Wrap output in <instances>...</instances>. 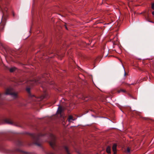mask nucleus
Masks as SVG:
<instances>
[{
  "mask_svg": "<svg viewBox=\"0 0 154 154\" xmlns=\"http://www.w3.org/2000/svg\"><path fill=\"white\" fill-rule=\"evenodd\" d=\"M123 84H124V85H127L128 86H130V85H134L133 84H128L127 83H125V82H123L122 83Z\"/></svg>",
  "mask_w": 154,
  "mask_h": 154,
  "instance_id": "15",
  "label": "nucleus"
},
{
  "mask_svg": "<svg viewBox=\"0 0 154 154\" xmlns=\"http://www.w3.org/2000/svg\"><path fill=\"white\" fill-rule=\"evenodd\" d=\"M2 27L3 28H4V27H3V26H2Z\"/></svg>",
  "mask_w": 154,
  "mask_h": 154,
  "instance_id": "27",
  "label": "nucleus"
},
{
  "mask_svg": "<svg viewBox=\"0 0 154 154\" xmlns=\"http://www.w3.org/2000/svg\"><path fill=\"white\" fill-rule=\"evenodd\" d=\"M88 111H89L88 110V111H85V113H88Z\"/></svg>",
  "mask_w": 154,
  "mask_h": 154,
  "instance_id": "25",
  "label": "nucleus"
},
{
  "mask_svg": "<svg viewBox=\"0 0 154 154\" xmlns=\"http://www.w3.org/2000/svg\"><path fill=\"white\" fill-rule=\"evenodd\" d=\"M58 108L57 113L61 115L62 112L64 110V108L60 105H58Z\"/></svg>",
  "mask_w": 154,
  "mask_h": 154,
  "instance_id": "5",
  "label": "nucleus"
},
{
  "mask_svg": "<svg viewBox=\"0 0 154 154\" xmlns=\"http://www.w3.org/2000/svg\"><path fill=\"white\" fill-rule=\"evenodd\" d=\"M46 97V94H43L40 97V98L42 100L43 99L45 98Z\"/></svg>",
  "mask_w": 154,
  "mask_h": 154,
  "instance_id": "13",
  "label": "nucleus"
},
{
  "mask_svg": "<svg viewBox=\"0 0 154 154\" xmlns=\"http://www.w3.org/2000/svg\"><path fill=\"white\" fill-rule=\"evenodd\" d=\"M47 154H54V153H53L52 152H48V153H47Z\"/></svg>",
  "mask_w": 154,
  "mask_h": 154,
  "instance_id": "23",
  "label": "nucleus"
},
{
  "mask_svg": "<svg viewBox=\"0 0 154 154\" xmlns=\"http://www.w3.org/2000/svg\"><path fill=\"white\" fill-rule=\"evenodd\" d=\"M127 151L128 152H130V149L128 147L127 149Z\"/></svg>",
  "mask_w": 154,
  "mask_h": 154,
  "instance_id": "18",
  "label": "nucleus"
},
{
  "mask_svg": "<svg viewBox=\"0 0 154 154\" xmlns=\"http://www.w3.org/2000/svg\"><path fill=\"white\" fill-rule=\"evenodd\" d=\"M151 8L152 9L154 10V3L152 4Z\"/></svg>",
  "mask_w": 154,
  "mask_h": 154,
  "instance_id": "16",
  "label": "nucleus"
},
{
  "mask_svg": "<svg viewBox=\"0 0 154 154\" xmlns=\"http://www.w3.org/2000/svg\"><path fill=\"white\" fill-rule=\"evenodd\" d=\"M106 152L108 154H109L111 153V147L108 146H107L106 148Z\"/></svg>",
  "mask_w": 154,
  "mask_h": 154,
  "instance_id": "8",
  "label": "nucleus"
},
{
  "mask_svg": "<svg viewBox=\"0 0 154 154\" xmlns=\"http://www.w3.org/2000/svg\"><path fill=\"white\" fill-rule=\"evenodd\" d=\"M68 120L69 122H71V121H73L74 120V119H73V116L71 115H70L69 116Z\"/></svg>",
  "mask_w": 154,
  "mask_h": 154,
  "instance_id": "9",
  "label": "nucleus"
},
{
  "mask_svg": "<svg viewBox=\"0 0 154 154\" xmlns=\"http://www.w3.org/2000/svg\"><path fill=\"white\" fill-rule=\"evenodd\" d=\"M4 94L6 95H10L14 99L17 98L18 97V93L15 92L14 90L12 88H8L7 89Z\"/></svg>",
  "mask_w": 154,
  "mask_h": 154,
  "instance_id": "1",
  "label": "nucleus"
},
{
  "mask_svg": "<svg viewBox=\"0 0 154 154\" xmlns=\"http://www.w3.org/2000/svg\"><path fill=\"white\" fill-rule=\"evenodd\" d=\"M116 147L117 145L116 144H114L112 147V150L114 152V154H115L116 153Z\"/></svg>",
  "mask_w": 154,
  "mask_h": 154,
  "instance_id": "7",
  "label": "nucleus"
},
{
  "mask_svg": "<svg viewBox=\"0 0 154 154\" xmlns=\"http://www.w3.org/2000/svg\"><path fill=\"white\" fill-rule=\"evenodd\" d=\"M143 119H144V120H147L148 119V118H146V117H144V118H143Z\"/></svg>",
  "mask_w": 154,
  "mask_h": 154,
  "instance_id": "22",
  "label": "nucleus"
},
{
  "mask_svg": "<svg viewBox=\"0 0 154 154\" xmlns=\"http://www.w3.org/2000/svg\"><path fill=\"white\" fill-rule=\"evenodd\" d=\"M17 69V68H16L15 67H13L9 69V71L10 72H13L14 71H15Z\"/></svg>",
  "mask_w": 154,
  "mask_h": 154,
  "instance_id": "10",
  "label": "nucleus"
},
{
  "mask_svg": "<svg viewBox=\"0 0 154 154\" xmlns=\"http://www.w3.org/2000/svg\"><path fill=\"white\" fill-rule=\"evenodd\" d=\"M23 82V81H22L20 79H19V80L17 81L18 83L20 82Z\"/></svg>",
  "mask_w": 154,
  "mask_h": 154,
  "instance_id": "19",
  "label": "nucleus"
},
{
  "mask_svg": "<svg viewBox=\"0 0 154 154\" xmlns=\"http://www.w3.org/2000/svg\"><path fill=\"white\" fill-rule=\"evenodd\" d=\"M129 95H130V96H131V95L129 94Z\"/></svg>",
  "mask_w": 154,
  "mask_h": 154,
  "instance_id": "30",
  "label": "nucleus"
},
{
  "mask_svg": "<svg viewBox=\"0 0 154 154\" xmlns=\"http://www.w3.org/2000/svg\"><path fill=\"white\" fill-rule=\"evenodd\" d=\"M91 111H92V109H91Z\"/></svg>",
  "mask_w": 154,
  "mask_h": 154,
  "instance_id": "28",
  "label": "nucleus"
},
{
  "mask_svg": "<svg viewBox=\"0 0 154 154\" xmlns=\"http://www.w3.org/2000/svg\"><path fill=\"white\" fill-rule=\"evenodd\" d=\"M124 71H125L124 75H125V76H126V75L127 74H126V73L125 70H124Z\"/></svg>",
  "mask_w": 154,
  "mask_h": 154,
  "instance_id": "24",
  "label": "nucleus"
},
{
  "mask_svg": "<svg viewBox=\"0 0 154 154\" xmlns=\"http://www.w3.org/2000/svg\"><path fill=\"white\" fill-rule=\"evenodd\" d=\"M147 77H144L143 79V80L142 81H140V82H142L143 81H144V80H146V79H147Z\"/></svg>",
  "mask_w": 154,
  "mask_h": 154,
  "instance_id": "17",
  "label": "nucleus"
},
{
  "mask_svg": "<svg viewBox=\"0 0 154 154\" xmlns=\"http://www.w3.org/2000/svg\"><path fill=\"white\" fill-rule=\"evenodd\" d=\"M40 80H37V79H35L32 81H28L27 82V84H30L31 86L34 85H36L38 83H40Z\"/></svg>",
  "mask_w": 154,
  "mask_h": 154,
  "instance_id": "4",
  "label": "nucleus"
},
{
  "mask_svg": "<svg viewBox=\"0 0 154 154\" xmlns=\"http://www.w3.org/2000/svg\"><path fill=\"white\" fill-rule=\"evenodd\" d=\"M26 91L28 93H29V94L30 93V89L29 88H26Z\"/></svg>",
  "mask_w": 154,
  "mask_h": 154,
  "instance_id": "14",
  "label": "nucleus"
},
{
  "mask_svg": "<svg viewBox=\"0 0 154 154\" xmlns=\"http://www.w3.org/2000/svg\"><path fill=\"white\" fill-rule=\"evenodd\" d=\"M64 26H65V27L66 29H67V30H68V29L67 27V26H66V23H65V24Z\"/></svg>",
  "mask_w": 154,
  "mask_h": 154,
  "instance_id": "20",
  "label": "nucleus"
},
{
  "mask_svg": "<svg viewBox=\"0 0 154 154\" xmlns=\"http://www.w3.org/2000/svg\"><path fill=\"white\" fill-rule=\"evenodd\" d=\"M64 148L68 154H70L69 153L68 148L66 146H64Z\"/></svg>",
  "mask_w": 154,
  "mask_h": 154,
  "instance_id": "11",
  "label": "nucleus"
},
{
  "mask_svg": "<svg viewBox=\"0 0 154 154\" xmlns=\"http://www.w3.org/2000/svg\"><path fill=\"white\" fill-rule=\"evenodd\" d=\"M50 137L51 140L49 143L51 146L54 148L55 145L56 137L54 135L52 134L50 135Z\"/></svg>",
  "mask_w": 154,
  "mask_h": 154,
  "instance_id": "3",
  "label": "nucleus"
},
{
  "mask_svg": "<svg viewBox=\"0 0 154 154\" xmlns=\"http://www.w3.org/2000/svg\"><path fill=\"white\" fill-rule=\"evenodd\" d=\"M25 154H30V153L26 152H23Z\"/></svg>",
  "mask_w": 154,
  "mask_h": 154,
  "instance_id": "21",
  "label": "nucleus"
},
{
  "mask_svg": "<svg viewBox=\"0 0 154 154\" xmlns=\"http://www.w3.org/2000/svg\"><path fill=\"white\" fill-rule=\"evenodd\" d=\"M29 135L31 136L34 141V142L33 143L34 144L39 146H41V144L38 143V141L39 140V137L41 136H43V135L40 134H29Z\"/></svg>",
  "mask_w": 154,
  "mask_h": 154,
  "instance_id": "2",
  "label": "nucleus"
},
{
  "mask_svg": "<svg viewBox=\"0 0 154 154\" xmlns=\"http://www.w3.org/2000/svg\"><path fill=\"white\" fill-rule=\"evenodd\" d=\"M45 76V75H44L42 76V77H43V78H44Z\"/></svg>",
  "mask_w": 154,
  "mask_h": 154,
  "instance_id": "26",
  "label": "nucleus"
},
{
  "mask_svg": "<svg viewBox=\"0 0 154 154\" xmlns=\"http://www.w3.org/2000/svg\"><path fill=\"white\" fill-rule=\"evenodd\" d=\"M4 123H6L9 124H13V122L10 119H6L4 120Z\"/></svg>",
  "mask_w": 154,
  "mask_h": 154,
  "instance_id": "6",
  "label": "nucleus"
},
{
  "mask_svg": "<svg viewBox=\"0 0 154 154\" xmlns=\"http://www.w3.org/2000/svg\"><path fill=\"white\" fill-rule=\"evenodd\" d=\"M13 15L14 16V13L13 14Z\"/></svg>",
  "mask_w": 154,
  "mask_h": 154,
  "instance_id": "29",
  "label": "nucleus"
},
{
  "mask_svg": "<svg viewBox=\"0 0 154 154\" xmlns=\"http://www.w3.org/2000/svg\"><path fill=\"white\" fill-rule=\"evenodd\" d=\"M118 93H120L121 92H126V91L124 89H120V90H119L118 91Z\"/></svg>",
  "mask_w": 154,
  "mask_h": 154,
  "instance_id": "12",
  "label": "nucleus"
}]
</instances>
